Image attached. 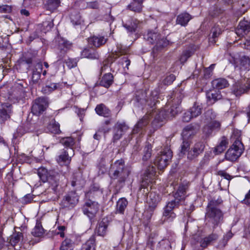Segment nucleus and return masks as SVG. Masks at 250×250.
<instances>
[{
  "label": "nucleus",
  "instance_id": "f257e3e1",
  "mask_svg": "<svg viewBox=\"0 0 250 250\" xmlns=\"http://www.w3.org/2000/svg\"><path fill=\"white\" fill-rule=\"evenodd\" d=\"M222 202V201L220 199L212 200L208 203L207 207L206 218L214 227L218 226L223 220V214L217 207Z\"/></svg>",
  "mask_w": 250,
  "mask_h": 250
},
{
  "label": "nucleus",
  "instance_id": "f03ea898",
  "mask_svg": "<svg viewBox=\"0 0 250 250\" xmlns=\"http://www.w3.org/2000/svg\"><path fill=\"white\" fill-rule=\"evenodd\" d=\"M111 171H113L112 178L118 179L120 182H124L130 174V171L125 167L124 161L122 159L117 160L111 166Z\"/></svg>",
  "mask_w": 250,
  "mask_h": 250
},
{
  "label": "nucleus",
  "instance_id": "7ed1b4c3",
  "mask_svg": "<svg viewBox=\"0 0 250 250\" xmlns=\"http://www.w3.org/2000/svg\"><path fill=\"white\" fill-rule=\"evenodd\" d=\"M172 157V152L168 146L165 147L156 157L154 163L158 168L162 170L169 164Z\"/></svg>",
  "mask_w": 250,
  "mask_h": 250
},
{
  "label": "nucleus",
  "instance_id": "20e7f679",
  "mask_svg": "<svg viewBox=\"0 0 250 250\" xmlns=\"http://www.w3.org/2000/svg\"><path fill=\"white\" fill-rule=\"evenodd\" d=\"M243 150L242 142L239 139H236L226 153L225 158L227 160L234 161L241 155Z\"/></svg>",
  "mask_w": 250,
  "mask_h": 250
},
{
  "label": "nucleus",
  "instance_id": "39448f33",
  "mask_svg": "<svg viewBox=\"0 0 250 250\" xmlns=\"http://www.w3.org/2000/svg\"><path fill=\"white\" fill-rule=\"evenodd\" d=\"M207 120L211 121L203 128V132L207 135L211 134L213 131L218 130L220 128L221 124L216 121H213L216 117L215 113L212 110H208L205 113Z\"/></svg>",
  "mask_w": 250,
  "mask_h": 250
},
{
  "label": "nucleus",
  "instance_id": "423d86ee",
  "mask_svg": "<svg viewBox=\"0 0 250 250\" xmlns=\"http://www.w3.org/2000/svg\"><path fill=\"white\" fill-rule=\"evenodd\" d=\"M232 92L236 96L240 97L250 90V79L238 81L233 84Z\"/></svg>",
  "mask_w": 250,
  "mask_h": 250
},
{
  "label": "nucleus",
  "instance_id": "0eeeda50",
  "mask_svg": "<svg viewBox=\"0 0 250 250\" xmlns=\"http://www.w3.org/2000/svg\"><path fill=\"white\" fill-rule=\"evenodd\" d=\"M188 188V183L186 182L180 184L176 191L173 194L174 199L170 201V202L178 206L181 205L185 199Z\"/></svg>",
  "mask_w": 250,
  "mask_h": 250
},
{
  "label": "nucleus",
  "instance_id": "6e6552de",
  "mask_svg": "<svg viewBox=\"0 0 250 250\" xmlns=\"http://www.w3.org/2000/svg\"><path fill=\"white\" fill-rule=\"evenodd\" d=\"M179 206L170 201L168 202L163 208L162 220L163 222H171L176 218L174 209Z\"/></svg>",
  "mask_w": 250,
  "mask_h": 250
},
{
  "label": "nucleus",
  "instance_id": "1a4fd4ad",
  "mask_svg": "<svg viewBox=\"0 0 250 250\" xmlns=\"http://www.w3.org/2000/svg\"><path fill=\"white\" fill-rule=\"evenodd\" d=\"M53 171H48L47 169L43 167L39 168L38 170V175L43 183L48 181L53 185L54 181L55 183L54 187H56L57 186V180L58 179V174L55 175Z\"/></svg>",
  "mask_w": 250,
  "mask_h": 250
},
{
  "label": "nucleus",
  "instance_id": "9d476101",
  "mask_svg": "<svg viewBox=\"0 0 250 250\" xmlns=\"http://www.w3.org/2000/svg\"><path fill=\"white\" fill-rule=\"evenodd\" d=\"M48 105L47 99L40 97L36 99L32 106V112L36 115H39L45 110Z\"/></svg>",
  "mask_w": 250,
  "mask_h": 250
},
{
  "label": "nucleus",
  "instance_id": "9b49d317",
  "mask_svg": "<svg viewBox=\"0 0 250 250\" xmlns=\"http://www.w3.org/2000/svg\"><path fill=\"white\" fill-rule=\"evenodd\" d=\"M79 197L75 192H70L64 196L61 203L63 208L68 209L74 208L78 203Z\"/></svg>",
  "mask_w": 250,
  "mask_h": 250
},
{
  "label": "nucleus",
  "instance_id": "f8f14e48",
  "mask_svg": "<svg viewBox=\"0 0 250 250\" xmlns=\"http://www.w3.org/2000/svg\"><path fill=\"white\" fill-rule=\"evenodd\" d=\"M74 155V151L72 148L63 149L57 157L58 163L61 165H68L70 164L71 157Z\"/></svg>",
  "mask_w": 250,
  "mask_h": 250
},
{
  "label": "nucleus",
  "instance_id": "ddd939ff",
  "mask_svg": "<svg viewBox=\"0 0 250 250\" xmlns=\"http://www.w3.org/2000/svg\"><path fill=\"white\" fill-rule=\"evenodd\" d=\"M12 113V106L8 103L0 104V124L4 125L9 120Z\"/></svg>",
  "mask_w": 250,
  "mask_h": 250
},
{
  "label": "nucleus",
  "instance_id": "4468645a",
  "mask_svg": "<svg viewBox=\"0 0 250 250\" xmlns=\"http://www.w3.org/2000/svg\"><path fill=\"white\" fill-rule=\"evenodd\" d=\"M99 208L98 203L88 201L85 203L83 207V211L84 214L89 218H93L97 213Z\"/></svg>",
  "mask_w": 250,
  "mask_h": 250
},
{
  "label": "nucleus",
  "instance_id": "2eb2a0df",
  "mask_svg": "<svg viewBox=\"0 0 250 250\" xmlns=\"http://www.w3.org/2000/svg\"><path fill=\"white\" fill-rule=\"evenodd\" d=\"M205 148L204 144L201 142H198L194 144L193 146L188 152V159L192 160L197 158L200 154L203 153Z\"/></svg>",
  "mask_w": 250,
  "mask_h": 250
},
{
  "label": "nucleus",
  "instance_id": "dca6fc26",
  "mask_svg": "<svg viewBox=\"0 0 250 250\" xmlns=\"http://www.w3.org/2000/svg\"><path fill=\"white\" fill-rule=\"evenodd\" d=\"M156 168L153 166H149L147 167L142 180L141 187H145L146 184H148L149 183H152L155 179Z\"/></svg>",
  "mask_w": 250,
  "mask_h": 250
},
{
  "label": "nucleus",
  "instance_id": "f3484780",
  "mask_svg": "<svg viewBox=\"0 0 250 250\" xmlns=\"http://www.w3.org/2000/svg\"><path fill=\"white\" fill-rule=\"evenodd\" d=\"M250 31V22L247 21H240L235 29V33L240 37L244 36Z\"/></svg>",
  "mask_w": 250,
  "mask_h": 250
},
{
  "label": "nucleus",
  "instance_id": "a211bd4d",
  "mask_svg": "<svg viewBox=\"0 0 250 250\" xmlns=\"http://www.w3.org/2000/svg\"><path fill=\"white\" fill-rule=\"evenodd\" d=\"M149 120V116L148 115H145L135 125L132 131V133L136 134L140 132L142 130H143L144 127L148 125Z\"/></svg>",
  "mask_w": 250,
  "mask_h": 250
},
{
  "label": "nucleus",
  "instance_id": "6ab92c4d",
  "mask_svg": "<svg viewBox=\"0 0 250 250\" xmlns=\"http://www.w3.org/2000/svg\"><path fill=\"white\" fill-rule=\"evenodd\" d=\"M168 118V113L165 110H161L156 113L153 124L157 127L161 126L167 118Z\"/></svg>",
  "mask_w": 250,
  "mask_h": 250
},
{
  "label": "nucleus",
  "instance_id": "aec40b11",
  "mask_svg": "<svg viewBox=\"0 0 250 250\" xmlns=\"http://www.w3.org/2000/svg\"><path fill=\"white\" fill-rule=\"evenodd\" d=\"M107 39L101 35L93 36L88 39L89 43L95 47H100L107 42Z\"/></svg>",
  "mask_w": 250,
  "mask_h": 250
},
{
  "label": "nucleus",
  "instance_id": "412c9836",
  "mask_svg": "<svg viewBox=\"0 0 250 250\" xmlns=\"http://www.w3.org/2000/svg\"><path fill=\"white\" fill-rule=\"evenodd\" d=\"M161 198L159 195L154 192H150L147 199L149 208L151 210L154 209L160 202Z\"/></svg>",
  "mask_w": 250,
  "mask_h": 250
},
{
  "label": "nucleus",
  "instance_id": "4be33fe9",
  "mask_svg": "<svg viewBox=\"0 0 250 250\" xmlns=\"http://www.w3.org/2000/svg\"><path fill=\"white\" fill-rule=\"evenodd\" d=\"M177 95H179V93H175L174 94V98ZM181 96H180L179 98L177 100H176L175 98L173 99L174 102L176 103V104L175 105H172L171 106L170 108L168 111V116L174 117L180 111V108L179 105L181 102Z\"/></svg>",
  "mask_w": 250,
  "mask_h": 250
},
{
  "label": "nucleus",
  "instance_id": "5701e85b",
  "mask_svg": "<svg viewBox=\"0 0 250 250\" xmlns=\"http://www.w3.org/2000/svg\"><path fill=\"white\" fill-rule=\"evenodd\" d=\"M116 132L115 133L114 138L115 139H119L122 136L124 132H125L128 129V126L124 123H117L115 125Z\"/></svg>",
  "mask_w": 250,
  "mask_h": 250
},
{
  "label": "nucleus",
  "instance_id": "b1692460",
  "mask_svg": "<svg viewBox=\"0 0 250 250\" xmlns=\"http://www.w3.org/2000/svg\"><path fill=\"white\" fill-rule=\"evenodd\" d=\"M113 83V76L110 73L104 74L100 82V85L106 88L109 87Z\"/></svg>",
  "mask_w": 250,
  "mask_h": 250
},
{
  "label": "nucleus",
  "instance_id": "393cba45",
  "mask_svg": "<svg viewBox=\"0 0 250 250\" xmlns=\"http://www.w3.org/2000/svg\"><path fill=\"white\" fill-rule=\"evenodd\" d=\"M206 95L208 102H210V104H213L216 101L222 98V95L219 91H210L208 92Z\"/></svg>",
  "mask_w": 250,
  "mask_h": 250
},
{
  "label": "nucleus",
  "instance_id": "a878e982",
  "mask_svg": "<svg viewBox=\"0 0 250 250\" xmlns=\"http://www.w3.org/2000/svg\"><path fill=\"white\" fill-rule=\"evenodd\" d=\"M159 37V34L152 31H148L146 34L144 35V39L151 44L156 43Z\"/></svg>",
  "mask_w": 250,
  "mask_h": 250
},
{
  "label": "nucleus",
  "instance_id": "bb28decb",
  "mask_svg": "<svg viewBox=\"0 0 250 250\" xmlns=\"http://www.w3.org/2000/svg\"><path fill=\"white\" fill-rule=\"evenodd\" d=\"M95 111L99 115L104 117H108L110 115V110L103 104H101L96 106Z\"/></svg>",
  "mask_w": 250,
  "mask_h": 250
},
{
  "label": "nucleus",
  "instance_id": "cd10ccee",
  "mask_svg": "<svg viewBox=\"0 0 250 250\" xmlns=\"http://www.w3.org/2000/svg\"><path fill=\"white\" fill-rule=\"evenodd\" d=\"M42 70V65L41 63L36 64L35 69L33 70L32 74V81L34 83H36L40 79L41 73Z\"/></svg>",
  "mask_w": 250,
  "mask_h": 250
},
{
  "label": "nucleus",
  "instance_id": "c85d7f7f",
  "mask_svg": "<svg viewBox=\"0 0 250 250\" xmlns=\"http://www.w3.org/2000/svg\"><path fill=\"white\" fill-rule=\"evenodd\" d=\"M84 185V181L83 179L82 175L80 173L76 174L74 176L71 182V185L77 188H82Z\"/></svg>",
  "mask_w": 250,
  "mask_h": 250
},
{
  "label": "nucleus",
  "instance_id": "c756f323",
  "mask_svg": "<svg viewBox=\"0 0 250 250\" xmlns=\"http://www.w3.org/2000/svg\"><path fill=\"white\" fill-rule=\"evenodd\" d=\"M212 85L214 88L221 89L229 86L228 82L224 78H219L214 80L212 82Z\"/></svg>",
  "mask_w": 250,
  "mask_h": 250
},
{
  "label": "nucleus",
  "instance_id": "7c9ffc66",
  "mask_svg": "<svg viewBox=\"0 0 250 250\" xmlns=\"http://www.w3.org/2000/svg\"><path fill=\"white\" fill-rule=\"evenodd\" d=\"M128 205V202L125 198H121L117 202L116 211L117 212L123 214L125 209Z\"/></svg>",
  "mask_w": 250,
  "mask_h": 250
},
{
  "label": "nucleus",
  "instance_id": "2f4dec72",
  "mask_svg": "<svg viewBox=\"0 0 250 250\" xmlns=\"http://www.w3.org/2000/svg\"><path fill=\"white\" fill-rule=\"evenodd\" d=\"M108 224L103 220L97 225L96 229V232L98 235L104 236L106 233V229Z\"/></svg>",
  "mask_w": 250,
  "mask_h": 250
},
{
  "label": "nucleus",
  "instance_id": "473e14b6",
  "mask_svg": "<svg viewBox=\"0 0 250 250\" xmlns=\"http://www.w3.org/2000/svg\"><path fill=\"white\" fill-rule=\"evenodd\" d=\"M191 19L190 15L187 13L180 14L177 18V23L182 26H185Z\"/></svg>",
  "mask_w": 250,
  "mask_h": 250
},
{
  "label": "nucleus",
  "instance_id": "72a5a7b5",
  "mask_svg": "<svg viewBox=\"0 0 250 250\" xmlns=\"http://www.w3.org/2000/svg\"><path fill=\"white\" fill-rule=\"evenodd\" d=\"M203 106L202 104L195 102L192 107L189 110L194 118L200 115L202 111Z\"/></svg>",
  "mask_w": 250,
  "mask_h": 250
},
{
  "label": "nucleus",
  "instance_id": "f704fd0d",
  "mask_svg": "<svg viewBox=\"0 0 250 250\" xmlns=\"http://www.w3.org/2000/svg\"><path fill=\"white\" fill-rule=\"evenodd\" d=\"M95 238L94 236H91L85 243L83 245L82 249L83 250H95Z\"/></svg>",
  "mask_w": 250,
  "mask_h": 250
},
{
  "label": "nucleus",
  "instance_id": "c9c22d12",
  "mask_svg": "<svg viewBox=\"0 0 250 250\" xmlns=\"http://www.w3.org/2000/svg\"><path fill=\"white\" fill-rule=\"evenodd\" d=\"M142 3L137 1H133L127 6V8L134 12L140 13L143 9Z\"/></svg>",
  "mask_w": 250,
  "mask_h": 250
},
{
  "label": "nucleus",
  "instance_id": "e433bc0d",
  "mask_svg": "<svg viewBox=\"0 0 250 250\" xmlns=\"http://www.w3.org/2000/svg\"><path fill=\"white\" fill-rule=\"evenodd\" d=\"M218 236L216 234H211L202 240L200 243L201 247L206 248L211 242L216 240Z\"/></svg>",
  "mask_w": 250,
  "mask_h": 250
},
{
  "label": "nucleus",
  "instance_id": "4c0bfd02",
  "mask_svg": "<svg viewBox=\"0 0 250 250\" xmlns=\"http://www.w3.org/2000/svg\"><path fill=\"white\" fill-rule=\"evenodd\" d=\"M156 250H172L170 242L167 240H163L157 245Z\"/></svg>",
  "mask_w": 250,
  "mask_h": 250
},
{
  "label": "nucleus",
  "instance_id": "58836bf2",
  "mask_svg": "<svg viewBox=\"0 0 250 250\" xmlns=\"http://www.w3.org/2000/svg\"><path fill=\"white\" fill-rule=\"evenodd\" d=\"M48 129L53 134H59L61 132L60 125L55 121H51L48 125Z\"/></svg>",
  "mask_w": 250,
  "mask_h": 250
},
{
  "label": "nucleus",
  "instance_id": "ea45409f",
  "mask_svg": "<svg viewBox=\"0 0 250 250\" xmlns=\"http://www.w3.org/2000/svg\"><path fill=\"white\" fill-rule=\"evenodd\" d=\"M240 69L242 70H249L250 68V59L246 56H243L240 60Z\"/></svg>",
  "mask_w": 250,
  "mask_h": 250
},
{
  "label": "nucleus",
  "instance_id": "a19ab883",
  "mask_svg": "<svg viewBox=\"0 0 250 250\" xmlns=\"http://www.w3.org/2000/svg\"><path fill=\"white\" fill-rule=\"evenodd\" d=\"M228 144V143L227 140L225 137H223L219 144L215 147L214 150V152H215L216 154L222 153L225 150Z\"/></svg>",
  "mask_w": 250,
  "mask_h": 250
},
{
  "label": "nucleus",
  "instance_id": "79ce46f5",
  "mask_svg": "<svg viewBox=\"0 0 250 250\" xmlns=\"http://www.w3.org/2000/svg\"><path fill=\"white\" fill-rule=\"evenodd\" d=\"M194 134V131L191 126H187L183 130L182 136L184 140H188Z\"/></svg>",
  "mask_w": 250,
  "mask_h": 250
},
{
  "label": "nucleus",
  "instance_id": "37998d69",
  "mask_svg": "<svg viewBox=\"0 0 250 250\" xmlns=\"http://www.w3.org/2000/svg\"><path fill=\"white\" fill-rule=\"evenodd\" d=\"M44 230L40 222H37L32 231V234L35 237H41L44 234Z\"/></svg>",
  "mask_w": 250,
  "mask_h": 250
},
{
  "label": "nucleus",
  "instance_id": "c03bdc74",
  "mask_svg": "<svg viewBox=\"0 0 250 250\" xmlns=\"http://www.w3.org/2000/svg\"><path fill=\"white\" fill-rule=\"evenodd\" d=\"M61 85L57 83H52L49 85H46L42 89L44 94H49L56 89H59Z\"/></svg>",
  "mask_w": 250,
  "mask_h": 250
},
{
  "label": "nucleus",
  "instance_id": "a18cd8bd",
  "mask_svg": "<svg viewBox=\"0 0 250 250\" xmlns=\"http://www.w3.org/2000/svg\"><path fill=\"white\" fill-rule=\"evenodd\" d=\"M22 234L21 232H15L11 236L10 243L13 246L15 247L18 244L22 238Z\"/></svg>",
  "mask_w": 250,
  "mask_h": 250
},
{
  "label": "nucleus",
  "instance_id": "49530a36",
  "mask_svg": "<svg viewBox=\"0 0 250 250\" xmlns=\"http://www.w3.org/2000/svg\"><path fill=\"white\" fill-rule=\"evenodd\" d=\"M139 21L136 20H132V21L129 24L125 23L124 26L130 32H135L138 27Z\"/></svg>",
  "mask_w": 250,
  "mask_h": 250
},
{
  "label": "nucleus",
  "instance_id": "de8ad7c7",
  "mask_svg": "<svg viewBox=\"0 0 250 250\" xmlns=\"http://www.w3.org/2000/svg\"><path fill=\"white\" fill-rule=\"evenodd\" d=\"M60 143L68 148H72L75 144L74 140L71 137H65L62 139Z\"/></svg>",
  "mask_w": 250,
  "mask_h": 250
},
{
  "label": "nucleus",
  "instance_id": "09e8293b",
  "mask_svg": "<svg viewBox=\"0 0 250 250\" xmlns=\"http://www.w3.org/2000/svg\"><path fill=\"white\" fill-rule=\"evenodd\" d=\"M233 235V234L231 231H228L225 235L224 236L223 239L220 241L218 247L220 248L225 247L227 245L228 241L232 237Z\"/></svg>",
  "mask_w": 250,
  "mask_h": 250
},
{
  "label": "nucleus",
  "instance_id": "8fccbe9b",
  "mask_svg": "<svg viewBox=\"0 0 250 250\" xmlns=\"http://www.w3.org/2000/svg\"><path fill=\"white\" fill-rule=\"evenodd\" d=\"M151 146L148 145L145 146L144 150V155L143 156V160L144 161H147L151 156Z\"/></svg>",
  "mask_w": 250,
  "mask_h": 250
},
{
  "label": "nucleus",
  "instance_id": "3c124183",
  "mask_svg": "<svg viewBox=\"0 0 250 250\" xmlns=\"http://www.w3.org/2000/svg\"><path fill=\"white\" fill-rule=\"evenodd\" d=\"M72 243L70 239L66 238L62 243L60 250H72Z\"/></svg>",
  "mask_w": 250,
  "mask_h": 250
},
{
  "label": "nucleus",
  "instance_id": "603ef678",
  "mask_svg": "<svg viewBox=\"0 0 250 250\" xmlns=\"http://www.w3.org/2000/svg\"><path fill=\"white\" fill-rule=\"evenodd\" d=\"M222 32V30L218 25L214 26L211 30V38L213 39L218 37Z\"/></svg>",
  "mask_w": 250,
  "mask_h": 250
},
{
  "label": "nucleus",
  "instance_id": "864d4df0",
  "mask_svg": "<svg viewBox=\"0 0 250 250\" xmlns=\"http://www.w3.org/2000/svg\"><path fill=\"white\" fill-rule=\"evenodd\" d=\"M60 3V0H48L47 7L49 10L53 11L59 6Z\"/></svg>",
  "mask_w": 250,
  "mask_h": 250
},
{
  "label": "nucleus",
  "instance_id": "5fc2aeb1",
  "mask_svg": "<svg viewBox=\"0 0 250 250\" xmlns=\"http://www.w3.org/2000/svg\"><path fill=\"white\" fill-rule=\"evenodd\" d=\"M191 56V52L189 50L183 51L180 58V61L181 63L185 62Z\"/></svg>",
  "mask_w": 250,
  "mask_h": 250
},
{
  "label": "nucleus",
  "instance_id": "6e6d98bb",
  "mask_svg": "<svg viewBox=\"0 0 250 250\" xmlns=\"http://www.w3.org/2000/svg\"><path fill=\"white\" fill-rule=\"evenodd\" d=\"M156 46L158 48H163L167 46L169 44V42L165 38L159 39L156 43Z\"/></svg>",
  "mask_w": 250,
  "mask_h": 250
},
{
  "label": "nucleus",
  "instance_id": "4d7b16f0",
  "mask_svg": "<svg viewBox=\"0 0 250 250\" xmlns=\"http://www.w3.org/2000/svg\"><path fill=\"white\" fill-rule=\"evenodd\" d=\"M180 152L181 153L185 154V152L189 148V143L188 140H184L182 144L181 145Z\"/></svg>",
  "mask_w": 250,
  "mask_h": 250
},
{
  "label": "nucleus",
  "instance_id": "13d9d810",
  "mask_svg": "<svg viewBox=\"0 0 250 250\" xmlns=\"http://www.w3.org/2000/svg\"><path fill=\"white\" fill-rule=\"evenodd\" d=\"M175 80V76L173 74H170L163 80V83L165 85H169L171 84Z\"/></svg>",
  "mask_w": 250,
  "mask_h": 250
},
{
  "label": "nucleus",
  "instance_id": "bf43d9fd",
  "mask_svg": "<svg viewBox=\"0 0 250 250\" xmlns=\"http://www.w3.org/2000/svg\"><path fill=\"white\" fill-rule=\"evenodd\" d=\"M65 63L69 68H72L77 66V63L76 60L68 58L65 60Z\"/></svg>",
  "mask_w": 250,
  "mask_h": 250
},
{
  "label": "nucleus",
  "instance_id": "052dcab7",
  "mask_svg": "<svg viewBox=\"0 0 250 250\" xmlns=\"http://www.w3.org/2000/svg\"><path fill=\"white\" fill-rule=\"evenodd\" d=\"M11 11V7L8 5H2L0 6V13H8Z\"/></svg>",
  "mask_w": 250,
  "mask_h": 250
},
{
  "label": "nucleus",
  "instance_id": "680f3d73",
  "mask_svg": "<svg viewBox=\"0 0 250 250\" xmlns=\"http://www.w3.org/2000/svg\"><path fill=\"white\" fill-rule=\"evenodd\" d=\"M42 26L45 31H49L53 26V23L51 21H45L43 22Z\"/></svg>",
  "mask_w": 250,
  "mask_h": 250
},
{
  "label": "nucleus",
  "instance_id": "e2e57ef3",
  "mask_svg": "<svg viewBox=\"0 0 250 250\" xmlns=\"http://www.w3.org/2000/svg\"><path fill=\"white\" fill-rule=\"evenodd\" d=\"M194 118L189 111L185 112L183 116V121L185 122H188L190 120Z\"/></svg>",
  "mask_w": 250,
  "mask_h": 250
},
{
  "label": "nucleus",
  "instance_id": "0e129e2a",
  "mask_svg": "<svg viewBox=\"0 0 250 250\" xmlns=\"http://www.w3.org/2000/svg\"><path fill=\"white\" fill-rule=\"evenodd\" d=\"M218 175L224 177V179L229 181L231 179V176L228 173H226L225 171L220 170L218 171Z\"/></svg>",
  "mask_w": 250,
  "mask_h": 250
},
{
  "label": "nucleus",
  "instance_id": "69168bd1",
  "mask_svg": "<svg viewBox=\"0 0 250 250\" xmlns=\"http://www.w3.org/2000/svg\"><path fill=\"white\" fill-rule=\"evenodd\" d=\"M87 6L90 8L97 9L99 7V5L96 1L88 2L87 3Z\"/></svg>",
  "mask_w": 250,
  "mask_h": 250
},
{
  "label": "nucleus",
  "instance_id": "338daca9",
  "mask_svg": "<svg viewBox=\"0 0 250 250\" xmlns=\"http://www.w3.org/2000/svg\"><path fill=\"white\" fill-rule=\"evenodd\" d=\"M242 202L243 203L247 205L250 204V190L249 191L248 193L246 194L245 198Z\"/></svg>",
  "mask_w": 250,
  "mask_h": 250
},
{
  "label": "nucleus",
  "instance_id": "774afa93",
  "mask_svg": "<svg viewBox=\"0 0 250 250\" xmlns=\"http://www.w3.org/2000/svg\"><path fill=\"white\" fill-rule=\"evenodd\" d=\"M242 47L245 49L250 50V38H248L246 40L243 44Z\"/></svg>",
  "mask_w": 250,
  "mask_h": 250
}]
</instances>
